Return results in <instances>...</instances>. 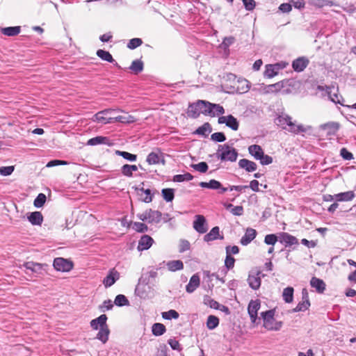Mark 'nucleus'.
<instances>
[{
    "label": "nucleus",
    "mask_w": 356,
    "mask_h": 356,
    "mask_svg": "<svg viewBox=\"0 0 356 356\" xmlns=\"http://www.w3.org/2000/svg\"><path fill=\"white\" fill-rule=\"evenodd\" d=\"M275 122L277 125L293 134L305 133L312 129L310 126H304L303 124L296 123V121L292 120L291 116L286 113L279 115Z\"/></svg>",
    "instance_id": "f257e3e1"
},
{
    "label": "nucleus",
    "mask_w": 356,
    "mask_h": 356,
    "mask_svg": "<svg viewBox=\"0 0 356 356\" xmlns=\"http://www.w3.org/2000/svg\"><path fill=\"white\" fill-rule=\"evenodd\" d=\"M248 152L255 159L259 160L262 165H268L273 162L272 157L264 154L262 148L258 145H250Z\"/></svg>",
    "instance_id": "f03ea898"
},
{
    "label": "nucleus",
    "mask_w": 356,
    "mask_h": 356,
    "mask_svg": "<svg viewBox=\"0 0 356 356\" xmlns=\"http://www.w3.org/2000/svg\"><path fill=\"white\" fill-rule=\"evenodd\" d=\"M207 102L198 100L195 104H191L187 114L189 117L196 118L200 113L208 115Z\"/></svg>",
    "instance_id": "7ed1b4c3"
},
{
    "label": "nucleus",
    "mask_w": 356,
    "mask_h": 356,
    "mask_svg": "<svg viewBox=\"0 0 356 356\" xmlns=\"http://www.w3.org/2000/svg\"><path fill=\"white\" fill-rule=\"evenodd\" d=\"M274 314L273 310H268L261 313L264 320V326L269 330H279L282 325V322L274 323Z\"/></svg>",
    "instance_id": "20e7f679"
},
{
    "label": "nucleus",
    "mask_w": 356,
    "mask_h": 356,
    "mask_svg": "<svg viewBox=\"0 0 356 356\" xmlns=\"http://www.w3.org/2000/svg\"><path fill=\"white\" fill-rule=\"evenodd\" d=\"M218 156L221 160L235 161L237 159L238 152L228 145H219L218 149Z\"/></svg>",
    "instance_id": "39448f33"
},
{
    "label": "nucleus",
    "mask_w": 356,
    "mask_h": 356,
    "mask_svg": "<svg viewBox=\"0 0 356 356\" xmlns=\"http://www.w3.org/2000/svg\"><path fill=\"white\" fill-rule=\"evenodd\" d=\"M53 266L56 270L62 272H69L74 266L72 261L62 257L56 258Z\"/></svg>",
    "instance_id": "423d86ee"
},
{
    "label": "nucleus",
    "mask_w": 356,
    "mask_h": 356,
    "mask_svg": "<svg viewBox=\"0 0 356 356\" xmlns=\"http://www.w3.org/2000/svg\"><path fill=\"white\" fill-rule=\"evenodd\" d=\"M193 227L194 229L200 234H204L208 230V225L204 216L196 215L193 221Z\"/></svg>",
    "instance_id": "0eeeda50"
},
{
    "label": "nucleus",
    "mask_w": 356,
    "mask_h": 356,
    "mask_svg": "<svg viewBox=\"0 0 356 356\" xmlns=\"http://www.w3.org/2000/svg\"><path fill=\"white\" fill-rule=\"evenodd\" d=\"M113 111L112 109H105L99 111L93 116L92 120L104 124L113 123V117L108 116V114Z\"/></svg>",
    "instance_id": "6e6552de"
},
{
    "label": "nucleus",
    "mask_w": 356,
    "mask_h": 356,
    "mask_svg": "<svg viewBox=\"0 0 356 356\" xmlns=\"http://www.w3.org/2000/svg\"><path fill=\"white\" fill-rule=\"evenodd\" d=\"M260 302L259 300H251L249 302L248 307V312L249 314V316L250 317V320L252 323H256L257 321L258 320L257 318V312L259 309H260Z\"/></svg>",
    "instance_id": "1a4fd4ad"
},
{
    "label": "nucleus",
    "mask_w": 356,
    "mask_h": 356,
    "mask_svg": "<svg viewBox=\"0 0 356 356\" xmlns=\"http://www.w3.org/2000/svg\"><path fill=\"white\" fill-rule=\"evenodd\" d=\"M219 124H225L227 127H230L232 130L236 131L238 129V122L232 115L227 116H221L218 118Z\"/></svg>",
    "instance_id": "9d476101"
},
{
    "label": "nucleus",
    "mask_w": 356,
    "mask_h": 356,
    "mask_svg": "<svg viewBox=\"0 0 356 356\" xmlns=\"http://www.w3.org/2000/svg\"><path fill=\"white\" fill-rule=\"evenodd\" d=\"M261 274L260 271L251 272L249 274L248 282L249 286L254 290H257L261 285Z\"/></svg>",
    "instance_id": "9b49d317"
},
{
    "label": "nucleus",
    "mask_w": 356,
    "mask_h": 356,
    "mask_svg": "<svg viewBox=\"0 0 356 356\" xmlns=\"http://www.w3.org/2000/svg\"><path fill=\"white\" fill-rule=\"evenodd\" d=\"M120 278V273L115 269L109 270L108 274L103 280V284L106 288L111 286Z\"/></svg>",
    "instance_id": "f8f14e48"
},
{
    "label": "nucleus",
    "mask_w": 356,
    "mask_h": 356,
    "mask_svg": "<svg viewBox=\"0 0 356 356\" xmlns=\"http://www.w3.org/2000/svg\"><path fill=\"white\" fill-rule=\"evenodd\" d=\"M153 242L154 240L152 237L143 235L138 241V250L139 251L147 250L152 246Z\"/></svg>",
    "instance_id": "ddd939ff"
},
{
    "label": "nucleus",
    "mask_w": 356,
    "mask_h": 356,
    "mask_svg": "<svg viewBox=\"0 0 356 356\" xmlns=\"http://www.w3.org/2000/svg\"><path fill=\"white\" fill-rule=\"evenodd\" d=\"M200 284V279L197 274H194L190 279L188 284L186 286V290L188 293H193Z\"/></svg>",
    "instance_id": "4468645a"
},
{
    "label": "nucleus",
    "mask_w": 356,
    "mask_h": 356,
    "mask_svg": "<svg viewBox=\"0 0 356 356\" xmlns=\"http://www.w3.org/2000/svg\"><path fill=\"white\" fill-rule=\"evenodd\" d=\"M321 129L327 132V135L332 136L336 134L339 129V124L337 122H328L321 125Z\"/></svg>",
    "instance_id": "2eb2a0df"
},
{
    "label": "nucleus",
    "mask_w": 356,
    "mask_h": 356,
    "mask_svg": "<svg viewBox=\"0 0 356 356\" xmlns=\"http://www.w3.org/2000/svg\"><path fill=\"white\" fill-rule=\"evenodd\" d=\"M110 334V330L107 323H106L101 327L97 334L96 338L101 341L103 343H105L108 340V336Z\"/></svg>",
    "instance_id": "dca6fc26"
},
{
    "label": "nucleus",
    "mask_w": 356,
    "mask_h": 356,
    "mask_svg": "<svg viewBox=\"0 0 356 356\" xmlns=\"http://www.w3.org/2000/svg\"><path fill=\"white\" fill-rule=\"evenodd\" d=\"M238 166L241 168L245 169L247 172H254L257 168V165L254 162L246 159H241L238 161Z\"/></svg>",
    "instance_id": "f3484780"
},
{
    "label": "nucleus",
    "mask_w": 356,
    "mask_h": 356,
    "mask_svg": "<svg viewBox=\"0 0 356 356\" xmlns=\"http://www.w3.org/2000/svg\"><path fill=\"white\" fill-rule=\"evenodd\" d=\"M256 235L257 232L255 229L248 228L245 235L241 239V243L243 245H247L256 237Z\"/></svg>",
    "instance_id": "a211bd4d"
},
{
    "label": "nucleus",
    "mask_w": 356,
    "mask_h": 356,
    "mask_svg": "<svg viewBox=\"0 0 356 356\" xmlns=\"http://www.w3.org/2000/svg\"><path fill=\"white\" fill-rule=\"evenodd\" d=\"M279 241L280 243L290 245L298 243V239L295 236L286 232H282L279 235Z\"/></svg>",
    "instance_id": "6ab92c4d"
},
{
    "label": "nucleus",
    "mask_w": 356,
    "mask_h": 356,
    "mask_svg": "<svg viewBox=\"0 0 356 356\" xmlns=\"http://www.w3.org/2000/svg\"><path fill=\"white\" fill-rule=\"evenodd\" d=\"M208 115L214 116L216 115L222 114L225 110L222 106L219 104H211L207 102Z\"/></svg>",
    "instance_id": "aec40b11"
},
{
    "label": "nucleus",
    "mask_w": 356,
    "mask_h": 356,
    "mask_svg": "<svg viewBox=\"0 0 356 356\" xmlns=\"http://www.w3.org/2000/svg\"><path fill=\"white\" fill-rule=\"evenodd\" d=\"M107 321V316L106 314H102L97 318H95L92 320L90 323V327L95 330H97L99 329L103 325H104L106 323Z\"/></svg>",
    "instance_id": "412c9836"
},
{
    "label": "nucleus",
    "mask_w": 356,
    "mask_h": 356,
    "mask_svg": "<svg viewBox=\"0 0 356 356\" xmlns=\"http://www.w3.org/2000/svg\"><path fill=\"white\" fill-rule=\"evenodd\" d=\"M1 32L2 34L6 36H16L20 33L21 26H16L1 28Z\"/></svg>",
    "instance_id": "4be33fe9"
},
{
    "label": "nucleus",
    "mask_w": 356,
    "mask_h": 356,
    "mask_svg": "<svg viewBox=\"0 0 356 356\" xmlns=\"http://www.w3.org/2000/svg\"><path fill=\"white\" fill-rule=\"evenodd\" d=\"M280 69V64L267 65L266 66L264 76L268 78H272L278 74Z\"/></svg>",
    "instance_id": "5701e85b"
},
{
    "label": "nucleus",
    "mask_w": 356,
    "mask_h": 356,
    "mask_svg": "<svg viewBox=\"0 0 356 356\" xmlns=\"http://www.w3.org/2000/svg\"><path fill=\"white\" fill-rule=\"evenodd\" d=\"M310 284L313 288H315L318 293H323L325 289V282L317 277H312L310 281Z\"/></svg>",
    "instance_id": "b1692460"
},
{
    "label": "nucleus",
    "mask_w": 356,
    "mask_h": 356,
    "mask_svg": "<svg viewBox=\"0 0 356 356\" xmlns=\"http://www.w3.org/2000/svg\"><path fill=\"white\" fill-rule=\"evenodd\" d=\"M283 87L284 83L282 81H280L276 83L265 86L263 89V92L264 94L277 92L280 91Z\"/></svg>",
    "instance_id": "393cba45"
},
{
    "label": "nucleus",
    "mask_w": 356,
    "mask_h": 356,
    "mask_svg": "<svg viewBox=\"0 0 356 356\" xmlns=\"http://www.w3.org/2000/svg\"><path fill=\"white\" fill-rule=\"evenodd\" d=\"M355 197L353 191H347L334 195L335 200L339 202H347L352 200Z\"/></svg>",
    "instance_id": "a878e982"
},
{
    "label": "nucleus",
    "mask_w": 356,
    "mask_h": 356,
    "mask_svg": "<svg viewBox=\"0 0 356 356\" xmlns=\"http://www.w3.org/2000/svg\"><path fill=\"white\" fill-rule=\"evenodd\" d=\"M28 219L32 225H40L43 221V216L40 211H35L30 214Z\"/></svg>",
    "instance_id": "bb28decb"
},
{
    "label": "nucleus",
    "mask_w": 356,
    "mask_h": 356,
    "mask_svg": "<svg viewBox=\"0 0 356 356\" xmlns=\"http://www.w3.org/2000/svg\"><path fill=\"white\" fill-rule=\"evenodd\" d=\"M308 60L305 58H299L293 62L292 66L297 72L302 71L307 65Z\"/></svg>",
    "instance_id": "cd10ccee"
},
{
    "label": "nucleus",
    "mask_w": 356,
    "mask_h": 356,
    "mask_svg": "<svg viewBox=\"0 0 356 356\" xmlns=\"http://www.w3.org/2000/svg\"><path fill=\"white\" fill-rule=\"evenodd\" d=\"M24 266L33 273H40L42 270L43 264L33 261H27L24 264Z\"/></svg>",
    "instance_id": "c85d7f7f"
},
{
    "label": "nucleus",
    "mask_w": 356,
    "mask_h": 356,
    "mask_svg": "<svg viewBox=\"0 0 356 356\" xmlns=\"http://www.w3.org/2000/svg\"><path fill=\"white\" fill-rule=\"evenodd\" d=\"M138 170L136 165L125 164L122 167L121 172L124 176L131 177L133 176V172L138 171Z\"/></svg>",
    "instance_id": "c756f323"
},
{
    "label": "nucleus",
    "mask_w": 356,
    "mask_h": 356,
    "mask_svg": "<svg viewBox=\"0 0 356 356\" xmlns=\"http://www.w3.org/2000/svg\"><path fill=\"white\" fill-rule=\"evenodd\" d=\"M168 269L170 271L175 272L176 270H182L184 268V264L181 260H173L166 263Z\"/></svg>",
    "instance_id": "7c9ffc66"
},
{
    "label": "nucleus",
    "mask_w": 356,
    "mask_h": 356,
    "mask_svg": "<svg viewBox=\"0 0 356 356\" xmlns=\"http://www.w3.org/2000/svg\"><path fill=\"white\" fill-rule=\"evenodd\" d=\"M220 234V229L218 227H214L211 229V230L204 235V241L206 242H209L213 240L218 238Z\"/></svg>",
    "instance_id": "2f4dec72"
},
{
    "label": "nucleus",
    "mask_w": 356,
    "mask_h": 356,
    "mask_svg": "<svg viewBox=\"0 0 356 356\" xmlns=\"http://www.w3.org/2000/svg\"><path fill=\"white\" fill-rule=\"evenodd\" d=\"M108 141V138L99 136L89 139L87 142V145L94 146L99 144H107Z\"/></svg>",
    "instance_id": "473e14b6"
},
{
    "label": "nucleus",
    "mask_w": 356,
    "mask_h": 356,
    "mask_svg": "<svg viewBox=\"0 0 356 356\" xmlns=\"http://www.w3.org/2000/svg\"><path fill=\"white\" fill-rule=\"evenodd\" d=\"M96 54L102 60L107 61L108 63H113L115 61L112 55L107 51L103 49H98L97 51Z\"/></svg>",
    "instance_id": "72a5a7b5"
},
{
    "label": "nucleus",
    "mask_w": 356,
    "mask_h": 356,
    "mask_svg": "<svg viewBox=\"0 0 356 356\" xmlns=\"http://www.w3.org/2000/svg\"><path fill=\"white\" fill-rule=\"evenodd\" d=\"M120 122L122 123H130L134 122V118L127 113L124 115H118L113 117V122Z\"/></svg>",
    "instance_id": "f704fd0d"
},
{
    "label": "nucleus",
    "mask_w": 356,
    "mask_h": 356,
    "mask_svg": "<svg viewBox=\"0 0 356 356\" xmlns=\"http://www.w3.org/2000/svg\"><path fill=\"white\" fill-rule=\"evenodd\" d=\"M129 69L135 74H138L143 70V63L140 60H135L131 63Z\"/></svg>",
    "instance_id": "c9c22d12"
},
{
    "label": "nucleus",
    "mask_w": 356,
    "mask_h": 356,
    "mask_svg": "<svg viewBox=\"0 0 356 356\" xmlns=\"http://www.w3.org/2000/svg\"><path fill=\"white\" fill-rule=\"evenodd\" d=\"M199 185L202 188H207L211 189H218L221 188V184L215 179L210 180L209 182H204L202 181L199 184Z\"/></svg>",
    "instance_id": "e433bc0d"
},
{
    "label": "nucleus",
    "mask_w": 356,
    "mask_h": 356,
    "mask_svg": "<svg viewBox=\"0 0 356 356\" xmlns=\"http://www.w3.org/2000/svg\"><path fill=\"white\" fill-rule=\"evenodd\" d=\"M161 195L166 202H172L175 197V190L164 188L161 191Z\"/></svg>",
    "instance_id": "4c0bfd02"
},
{
    "label": "nucleus",
    "mask_w": 356,
    "mask_h": 356,
    "mask_svg": "<svg viewBox=\"0 0 356 356\" xmlns=\"http://www.w3.org/2000/svg\"><path fill=\"white\" fill-rule=\"evenodd\" d=\"M282 296L286 302H291L293 298V289L290 286L284 289L282 293Z\"/></svg>",
    "instance_id": "58836bf2"
},
{
    "label": "nucleus",
    "mask_w": 356,
    "mask_h": 356,
    "mask_svg": "<svg viewBox=\"0 0 356 356\" xmlns=\"http://www.w3.org/2000/svg\"><path fill=\"white\" fill-rule=\"evenodd\" d=\"M219 324V319L218 317L210 315L207 318V326L209 330L215 329Z\"/></svg>",
    "instance_id": "ea45409f"
},
{
    "label": "nucleus",
    "mask_w": 356,
    "mask_h": 356,
    "mask_svg": "<svg viewBox=\"0 0 356 356\" xmlns=\"http://www.w3.org/2000/svg\"><path fill=\"white\" fill-rule=\"evenodd\" d=\"M114 303L116 305L120 306V307L129 305V302L128 299L126 298L125 296L122 295V294L118 295L115 297Z\"/></svg>",
    "instance_id": "a19ab883"
},
{
    "label": "nucleus",
    "mask_w": 356,
    "mask_h": 356,
    "mask_svg": "<svg viewBox=\"0 0 356 356\" xmlns=\"http://www.w3.org/2000/svg\"><path fill=\"white\" fill-rule=\"evenodd\" d=\"M193 176L188 172H186L184 175H177L173 177V181L177 182H181L184 181H190L192 180Z\"/></svg>",
    "instance_id": "79ce46f5"
},
{
    "label": "nucleus",
    "mask_w": 356,
    "mask_h": 356,
    "mask_svg": "<svg viewBox=\"0 0 356 356\" xmlns=\"http://www.w3.org/2000/svg\"><path fill=\"white\" fill-rule=\"evenodd\" d=\"M238 83L240 85L237 87V90L239 91V92L244 93L249 90V82L246 79L238 80Z\"/></svg>",
    "instance_id": "37998d69"
},
{
    "label": "nucleus",
    "mask_w": 356,
    "mask_h": 356,
    "mask_svg": "<svg viewBox=\"0 0 356 356\" xmlns=\"http://www.w3.org/2000/svg\"><path fill=\"white\" fill-rule=\"evenodd\" d=\"M310 305L309 300L302 299V301L299 302L296 308L293 309L294 312L305 311Z\"/></svg>",
    "instance_id": "c03bdc74"
},
{
    "label": "nucleus",
    "mask_w": 356,
    "mask_h": 356,
    "mask_svg": "<svg viewBox=\"0 0 356 356\" xmlns=\"http://www.w3.org/2000/svg\"><path fill=\"white\" fill-rule=\"evenodd\" d=\"M326 92H327V96H328L329 99H330L332 102H334V103H336V104H341V101H340V99H341V96H339V95L338 94H337V93H333V94H332V90H331V88H329V87H326Z\"/></svg>",
    "instance_id": "a18cd8bd"
},
{
    "label": "nucleus",
    "mask_w": 356,
    "mask_h": 356,
    "mask_svg": "<svg viewBox=\"0 0 356 356\" xmlns=\"http://www.w3.org/2000/svg\"><path fill=\"white\" fill-rule=\"evenodd\" d=\"M46 195L44 193H39L34 200V206L38 208L42 207L46 202Z\"/></svg>",
    "instance_id": "49530a36"
},
{
    "label": "nucleus",
    "mask_w": 356,
    "mask_h": 356,
    "mask_svg": "<svg viewBox=\"0 0 356 356\" xmlns=\"http://www.w3.org/2000/svg\"><path fill=\"white\" fill-rule=\"evenodd\" d=\"M140 196L141 199L145 202H149L152 200V195L151 194V191L149 189H141Z\"/></svg>",
    "instance_id": "de8ad7c7"
},
{
    "label": "nucleus",
    "mask_w": 356,
    "mask_h": 356,
    "mask_svg": "<svg viewBox=\"0 0 356 356\" xmlns=\"http://www.w3.org/2000/svg\"><path fill=\"white\" fill-rule=\"evenodd\" d=\"M162 317L165 319L170 320L172 318L177 319L179 318V314L174 309H170L168 312H162Z\"/></svg>",
    "instance_id": "09e8293b"
},
{
    "label": "nucleus",
    "mask_w": 356,
    "mask_h": 356,
    "mask_svg": "<svg viewBox=\"0 0 356 356\" xmlns=\"http://www.w3.org/2000/svg\"><path fill=\"white\" fill-rule=\"evenodd\" d=\"M226 253L227 257L225 262V266L227 268L230 269L233 268L235 260L231 255H229V246L226 248Z\"/></svg>",
    "instance_id": "8fccbe9b"
},
{
    "label": "nucleus",
    "mask_w": 356,
    "mask_h": 356,
    "mask_svg": "<svg viewBox=\"0 0 356 356\" xmlns=\"http://www.w3.org/2000/svg\"><path fill=\"white\" fill-rule=\"evenodd\" d=\"M143 44V41L140 38H135L131 39L127 44V47L130 49H134Z\"/></svg>",
    "instance_id": "3c124183"
},
{
    "label": "nucleus",
    "mask_w": 356,
    "mask_h": 356,
    "mask_svg": "<svg viewBox=\"0 0 356 356\" xmlns=\"http://www.w3.org/2000/svg\"><path fill=\"white\" fill-rule=\"evenodd\" d=\"M116 153L117 154L122 156L124 159L131 161H135L137 159V156L136 154H133L127 152L117 151Z\"/></svg>",
    "instance_id": "603ef678"
},
{
    "label": "nucleus",
    "mask_w": 356,
    "mask_h": 356,
    "mask_svg": "<svg viewBox=\"0 0 356 356\" xmlns=\"http://www.w3.org/2000/svg\"><path fill=\"white\" fill-rule=\"evenodd\" d=\"M211 132V127L209 123H205L202 127H199L196 133L203 136H207Z\"/></svg>",
    "instance_id": "864d4df0"
},
{
    "label": "nucleus",
    "mask_w": 356,
    "mask_h": 356,
    "mask_svg": "<svg viewBox=\"0 0 356 356\" xmlns=\"http://www.w3.org/2000/svg\"><path fill=\"white\" fill-rule=\"evenodd\" d=\"M131 227L138 232H144L147 229V227L144 223L140 222L132 223Z\"/></svg>",
    "instance_id": "5fc2aeb1"
},
{
    "label": "nucleus",
    "mask_w": 356,
    "mask_h": 356,
    "mask_svg": "<svg viewBox=\"0 0 356 356\" xmlns=\"http://www.w3.org/2000/svg\"><path fill=\"white\" fill-rule=\"evenodd\" d=\"M191 167L200 172H205L208 170V165L205 162L193 164Z\"/></svg>",
    "instance_id": "6e6d98bb"
},
{
    "label": "nucleus",
    "mask_w": 356,
    "mask_h": 356,
    "mask_svg": "<svg viewBox=\"0 0 356 356\" xmlns=\"http://www.w3.org/2000/svg\"><path fill=\"white\" fill-rule=\"evenodd\" d=\"M279 240V236L275 234H268L265 236L264 242L268 245H275V243Z\"/></svg>",
    "instance_id": "4d7b16f0"
},
{
    "label": "nucleus",
    "mask_w": 356,
    "mask_h": 356,
    "mask_svg": "<svg viewBox=\"0 0 356 356\" xmlns=\"http://www.w3.org/2000/svg\"><path fill=\"white\" fill-rule=\"evenodd\" d=\"M14 166H3L0 168V174L3 176L10 175L14 171Z\"/></svg>",
    "instance_id": "13d9d810"
},
{
    "label": "nucleus",
    "mask_w": 356,
    "mask_h": 356,
    "mask_svg": "<svg viewBox=\"0 0 356 356\" xmlns=\"http://www.w3.org/2000/svg\"><path fill=\"white\" fill-rule=\"evenodd\" d=\"M190 243L187 240L182 239L179 242V251L184 252L190 249Z\"/></svg>",
    "instance_id": "bf43d9fd"
},
{
    "label": "nucleus",
    "mask_w": 356,
    "mask_h": 356,
    "mask_svg": "<svg viewBox=\"0 0 356 356\" xmlns=\"http://www.w3.org/2000/svg\"><path fill=\"white\" fill-rule=\"evenodd\" d=\"M211 139L216 142H222L225 140L226 138L223 133L216 132L211 135Z\"/></svg>",
    "instance_id": "052dcab7"
},
{
    "label": "nucleus",
    "mask_w": 356,
    "mask_h": 356,
    "mask_svg": "<svg viewBox=\"0 0 356 356\" xmlns=\"http://www.w3.org/2000/svg\"><path fill=\"white\" fill-rule=\"evenodd\" d=\"M243 2L247 10H252L255 7V1L254 0H243Z\"/></svg>",
    "instance_id": "680f3d73"
},
{
    "label": "nucleus",
    "mask_w": 356,
    "mask_h": 356,
    "mask_svg": "<svg viewBox=\"0 0 356 356\" xmlns=\"http://www.w3.org/2000/svg\"><path fill=\"white\" fill-rule=\"evenodd\" d=\"M340 154L346 160H351L353 159L352 153L349 152L346 148L341 149Z\"/></svg>",
    "instance_id": "e2e57ef3"
},
{
    "label": "nucleus",
    "mask_w": 356,
    "mask_h": 356,
    "mask_svg": "<svg viewBox=\"0 0 356 356\" xmlns=\"http://www.w3.org/2000/svg\"><path fill=\"white\" fill-rule=\"evenodd\" d=\"M231 213L235 216H241L243 213V208L242 206H236L232 207L230 210Z\"/></svg>",
    "instance_id": "0e129e2a"
},
{
    "label": "nucleus",
    "mask_w": 356,
    "mask_h": 356,
    "mask_svg": "<svg viewBox=\"0 0 356 356\" xmlns=\"http://www.w3.org/2000/svg\"><path fill=\"white\" fill-rule=\"evenodd\" d=\"M67 162L65 161H61V160H52L48 162L47 164V167L50 168L58 165H67Z\"/></svg>",
    "instance_id": "69168bd1"
},
{
    "label": "nucleus",
    "mask_w": 356,
    "mask_h": 356,
    "mask_svg": "<svg viewBox=\"0 0 356 356\" xmlns=\"http://www.w3.org/2000/svg\"><path fill=\"white\" fill-rule=\"evenodd\" d=\"M138 218L142 221H150L151 215H150V211H145L143 213H140L138 215Z\"/></svg>",
    "instance_id": "338daca9"
},
{
    "label": "nucleus",
    "mask_w": 356,
    "mask_h": 356,
    "mask_svg": "<svg viewBox=\"0 0 356 356\" xmlns=\"http://www.w3.org/2000/svg\"><path fill=\"white\" fill-rule=\"evenodd\" d=\"M234 42V38L227 37L225 38L222 43L223 48L226 49Z\"/></svg>",
    "instance_id": "774afa93"
}]
</instances>
